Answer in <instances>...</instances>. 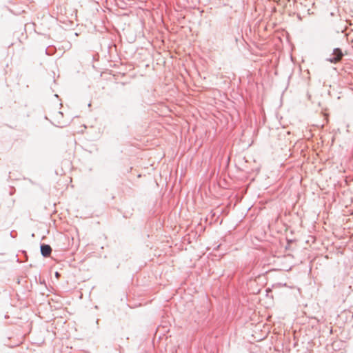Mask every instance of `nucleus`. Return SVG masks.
I'll list each match as a JSON object with an SVG mask.
<instances>
[{"label":"nucleus","instance_id":"obj_2","mask_svg":"<svg viewBox=\"0 0 353 353\" xmlns=\"http://www.w3.org/2000/svg\"><path fill=\"white\" fill-rule=\"evenodd\" d=\"M41 252L43 256L47 257L49 256L52 252V248L49 245H41Z\"/></svg>","mask_w":353,"mask_h":353},{"label":"nucleus","instance_id":"obj_1","mask_svg":"<svg viewBox=\"0 0 353 353\" xmlns=\"http://www.w3.org/2000/svg\"><path fill=\"white\" fill-rule=\"evenodd\" d=\"M343 57V53L341 50L335 49L333 52V57L330 59L331 62L336 63L339 61Z\"/></svg>","mask_w":353,"mask_h":353}]
</instances>
